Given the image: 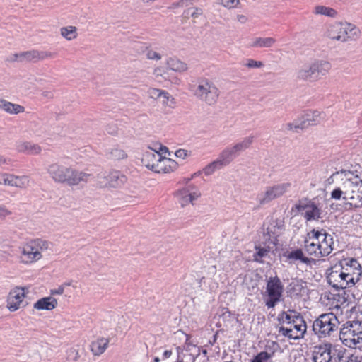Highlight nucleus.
Returning <instances> with one entry per match:
<instances>
[{
  "instance_id": "603ef678",
  "label": "nucleus",
  "mask_w": 362,
  "mask_h": 362,
  "mask_svg": "<svg viewBox=\"0 0 362 362\" xmlns=\"http://www.w3.org/2000/svg\"><path fill=\"white\" fill-rule=\"evenodd\" d=\"M146 57L149 59L159 60L161 59L160 54L152 49L147 50Z\"/></svg>"
},
{
  "instance_id": "09e8293b",
  "label": "nucleus",
  "mask_w": 362,
  "mask_h": 362,
  "mask_svg": "<svg viewBox=\"0 0 362 362\" xmlns=\"http://www.w3.org/2000/svg\"><path fill=\"white\" fill-rule=\"evenodd\" d=\"M310 203H313V201L308 199L300 200L298 204H296V209L298 211H305V212L308 209V205Z\"/></svg>"
},
{
  "instance_id": "9d476101",
  "label": "nucleus",
  "mask_w": 362,
  "mask_h": 362,
  "mask_svg": "<svg viewBox=\"0 0 362 362\" xmlns=\"http://www.w3.org/2000/svg\"><path fill=\"white\" fill-rule=\"evenodd\" d=\"M290 182H282L268 186L264 192L258 194L257 200L260 205L266 204L271 201L283 196L291 187Z\"/></svg>"
},
{
  "instance_id": "338daca9",
  "label": "nucleus",
  "mask_w": 362,
  "mask_h": 362,
  "mask_svg": "<svg viewBox=\"0 0 362 362\" xmlns=\"http://www.w3.org/2000/svg\"><path fill=\"white\" fill-rule=\"evenodd\" d=\"M237 20L241 23H245L247 22V18L244 15H238Z\"/></svg>"
},
{
  "instance_id": "2f4dec72",
  "label": "nucleus",
  "mask_w": 362,
  "mask_h": 362,
  "mask_svg": "<svg viewBox=\"0 0 362 362\" xmlns=\"http://www.w3.org/2000/svg\"><path fill=\"white\" fill-rule=\"evenodd\" d=\"M109 340L105 338L98 339L90 344V350L95 356L102 354L107 347Z\"/></svg>"
},
{
  "instance_id": "423d86ee",
  "label": "nucleus",
  "mask_w": 362,
  "mask_h": 362,
  "mask_svg": "<svg viewBox=\"0 0 362 362\" xmlns=\"http://www.w3.org/2000/svg\"><path fill=\"white\" fill-rule=\"evenodd\" d=\"M51 244L42 239H35L27 243L21 250V262L30 264L42 258V252L49 249Z\"/></svg>"
},
{
  "instance_id": "37998d69",
  "label": "nucleus",
  "mask_w": 362,
  "mask_h": 362,
  "mask_svg": "<svg viewBox=\"0 0 362 362\" xmlns=\"http://www.w3.org/2000/svg\"><path fill=\"white\" fill-rule=\"evenodd\" d=\"M223 166L216 159V160L210 163L204 168V173L206 175H210L214 173L216 170L222 168Z\"/></svg>"
},
{
  "instance_id": "4468645a",
  "label": "nucleus",
  "mask_w": 362,
  "mask_h": 362,
  "mask_svg": "<svg viewBox=\"0 0 362 362\" xmlns=\"http://www.w3.org/2000/svg\"><path fill=\"white\" fill-rule=\"evenodd\" d=\"M25 297L23 288H16L9 293L7 300V308L10 311H16L21 307Z\"/></svg>"
},
{
  "instance_id": "c9c22d12",
  "label": "nucleus",
  "mask_w": 362,
  "mask_h": 362,
  "mask_svg": "<svg viewBox=\"0 0 362 362\" xmlns=\"http://www.w3.org/2000/svg\"><path fill=\"white\" fill-rule=\"evenodd\" d=\"M106 156L109 159L117 160L127 158V155L124 150L118 147H113L106 151Z\"/></svg>"
},
{
  "instance_id": "b1692460",
  "label": "nucleus",
  "mask_w": 362,
  "mask_h": 362,
  "mask_svg": "<svg viewBox=\"0 0 362 362\" xmlns=\"http://www.w3.org/2000/svg\"><path fill=\"white\" fill-rule=\"evenodd\" d=\"M107 180L108 186L119 187L127 182V178L119 171H112L107 175Z\"/></svg>"
},
{
  "instance_id": "3c124183",
  "label": "nucleus",
  "mask_w": 362,
  "mask_h": 362,
  "mask_svg": "<svg viewBox=\"0 0 362 362\" xmlns=\"http://www.w3.org/2000/svg\"><path fill=\"white\" fill-rule=\"evenodd\" d=\"M195 0H179L172 4L173 8L184 7L192 5Z\"/></svg>"
},
{
  "instance_id": "a18cd8bd",
  "label": "nucleus",
  "mask_w": 362,
  "mask_h": 362,
  "mask_svg": "<svg viewBox=\"0 0 362 362\" xmlns=\"http://www.w3.org/2000/svg\"><path fill=\"white\" fill-rule=\"evenodd\" d=\"M272 354L266 351L259 353L250 362H272Z\"/></svg>"
},
{
  "instance_id": "393cba45",
  "label": "nucleus",
  "mask_w": 362,
  "mask_h": 362,
  "mask_svg": "<svg viewBox=\"0 0 362 362\" xmlns=\"http://www.w3.org/2000/svg\"><path fill=\"white\" fill-rule=\"evenodd\" d=\"M57 305V300L54 298L49 296L39 299L36 303H35L33 307L39 310H51L55 308Z\"/></svg>"
},
{
  "instance_id": "6ab92c4d",
  "label": "nucleus",
  "mask_w": 362,
  "mask_h": 362,
  "mask_svg": "<svg viewBox=\"0 0 362 362\" xmlns=\"http://www.w3.org/2000/svg\"><path fill=\"white\" fill-rule=\"evenodd\" d=\"M315 80L325 76L331 69V64L327 61L318 60L311 64Z\"/></svg>"
},
{
  "instance_id": "e433bc0d",
  "label": "nucleus",
  "mask_w": 362,
  "mask_h": 362,
  "mask_svg": "<svg viewBox=\"0 0 362 362\" xmlns=\"http://www.w3.org/2000/svg\"><path fill=\"white\" fill-rule=\"evenodd\" d=\"M298 315V313L293 310H289L288 312L283 311L279 314L277 320L280 323L291 325L293 322L292 320H295V317Z\"/></svg>"
},
{
  "instance_id": "bb28decb",
  "label": "nucleus",
  "mask_w": 362,
  "mask_h": 362,
  "mask_svg": "<svg viewBox=\"0 0 362 362\" xmlns=\"http://www.w3.org/2000/svg\"><path fill=\"white\" fill-rule=\"evenodd\" d=\"M344 30L345 31L343 34L344 42L349 40H356L361 34L358 28L348 23H344Z\"/></svg>"
},
{
  "instance_id": "f257e3e1",
  "label": "nucleus",
  "mask_w": 362,
  "mask_h": 362,
  "mask_svg": "<svg viewBox=\"0 0 362 362\" xmlns=\"http://www.w3.org/2000/svg\"><path fill=\"white\" fill-rule=\"evenodd\" d=\"M47 172L54 182L66 183L69 186L87 182L93 177L90 173L79 171L58 163L50 165L47 168Z\"/></svg>"
},
{
  "instance_id": "a19ab883",
  "label": "nucleus",
  "mask_w": 362,
  "mask_h": 362,
  "mask_svg": "<svg viewBox=\"0 0 362 362\" xmlns=\"http://www.w3.org/2000/svg\"><path fill=\"white\" fill-rule=\"evenodd\" d=\"M61 35L68 40L75 39L77 36L76 28L67 26L61 28Z\"/></svg>"
},
{
  "instance_id": "774afa93",
  "label": "nucleus",
  "mask_w": 362,
  "mask_h": 362,
  "mask_svg": "<svg viewBox=\"0 0 362 362\" xmlns=\"http://www.w3.org/2000/svg\"><path fill=\"white\" fill-rule=\"evenodd\" d=\"M171 355H172V351L170 350H166L163 353V357L165 358H168L170 357Z\"/></svg>"
},
{
  "instance_id": "13d9d810",
  "label": "nucleus",
  "mask_w": 362,
  "mask_h": 362,
  "mask_svg": "<svg viewBox=\"0 0 362 362\" xmlns=\"http://www.w3.org/2000/svg\"><path fill=\"white\" fill-rule=\"evenodd\" d=\"M311 233L313 235V238L316 240L317 242L321 240V237L323 238V233L322 231L316 230L315 229L312 230Z\"/></svg>"
},
{
  "instance_id": "cd10ccee",
  "label": "nucleus",
  "mask_w": 362,
  "mask_h": 362,
  "mask_svg": "<svg viewBox=\"0 0 362 362\" xmlns=\"http://www.w3.org/2000/svg\"><path fill=\"white\" fill-rule=\"evenodd\" d=\"M292 321L293 322L290 325V327L294 329V333L298 335V339L303 338L306 332V324L303 317L298 315Z\"/></svg>"
},
{
  "instance_id": "4d7b16f0",
  "label": "nucleus",
  "mask_w": 362,
  "mask_h": 362,
  "mask_svg": "<svg viewBox=\"0 0 362 362\" xmlns=\"http://www.w3.org/2000/svg\"><path fill=\"white\" fill-rule=\"evenodd\" d=\"M175 154L177 158H180L182 159H185L188 156L187 151H186L185 149L177 150L175 151Z\"/></svg>"
},
{
  "instance_id": "20e7f679",
  "label": "nucleus",
  "mask_w": 362,
  "mask_h": 362,
  "mask_svg": "<svg viewBox=\"0 0 362 362\" xmlns=\"http://www.w3.org/2000/svg\"><path fill=\"white\" fill-rule=\"evenodd\" d=\"M333 175L339 176L341 183L331 192V198L335 200L343 199L347 202L350 199L349 195L351 190L354 188L358 181L360 180L358 176H354L350 170H341L336 172Z\"/></svg>"
},
{
  "instance_id": "a211bd4d",
  "label": "nucleus",
  "mask_w": 362,
  "mask_h": 362,
  "mask_svg": "<svg viewBox=\"0 0 362 362\" xmlns=\"http://www.w3.org/2000/svg\"><path fill=\"white\" fill-rule=\"evenodd\" d=\"M286 257L289 260V263H295L296 261H299L308 266H311L315 263V260L306 257L301 249L292 250L287 255Z\"/></svg>"
},
{
  "instance_id": "473e14b6",
  "label": "nucleus",
  "mask_w": 362,
  "mask_h": 362,
  "mask_svg": "<svg viewBox=\"0 0 362 362\" xmlns=\"http://www.w3.org/2000/svg\"><path fill=\"white\" fill-rule=\"evenodd\" d=\"M304 249L307 254L310 256H314L316 258L322 257V251L320 250L318 242H310V240H305Z\"/></svg>"
},
{
  "instance_id": "de8ad7c7",
  "label": "nucleus",
  "mask_w": 362,
  "mask_h": 362,
  "mask_svg": "<svg viewBox=\"0 0 362 362\" xmlns=\"http://www.w3.org/2000/svg\"><path fill=\"white\" fill-rule=\"evenodd\" d=\"M245 66L250 69H258L264 66V64L261 61H256L252 59H247Z\"/></svg>"
},
{
  "instance_id": "4be33fe9",
  "label": "nucleus",
  "mask_w": 362,
  "mask_h": 362,
  "mask_svg": "<svg viewBox=\"0 0 362 362\" xmlns=\"http://www.w3.org/2000/svg\"><path fill=\"white\" fill-rule=\"evenodd\" d=\"M344 23H335L330 25L327 30V36L332 39L337 41L344 42Z\"/></svg>"
},
{
  "instance_id": "c85d7f7f",
  "label": "nucleus",
  "mask_w": 362,
  "mask_h": 362,
  "mask_svg": "<svg viewBox=\"0 0 362 362\" xmlns=\"http://www.w3.org/2000/svg\"><path fill=\"white\" fill-rule=\"evenodd\" d=\"M322 210L314 202L310 203L308 210L305 212L303 216L306 221H310L313 220L317 221L321 218Z\"/></svg>"
},
{
  "instance_id": "ddd939ff",
  "label": "nucleus",
  "mask_w": 362,
  "mask_h": 362,
  "mask_svg": "<svg viewBox=\"0 0 362 362\" xmlns=\"http://www.w3.org/2000/svg\"><path fill=\"white\" fill-rule=\"evenodd\" d=\"M195 189L196 187L194 185H189L177 192L176 196L182 206L192 203L194 200L200 197L201 193L197 189L193 191Z\"/></svg>"
},
{
  "instance_id": "c756f323",
  "label": "nucleus",
  "mask_w": 362,
  "mask_h": 362,
  "mask_svg": "<svg viewBox=\"0 0 362 362\" xmlns=\"http://www.w3.org/2000/svg\"><path fill=\"white\" fill-rule=\"evenodd\" d=\"M297 78L302 81H316L311 64L303 66L297 72Z\"/></svg>"
},
{
  "instance_id": "0e129e2a",
  "label": "nucleus",
  "mask_w": 362,
  "mask_h": 362,
  "mask_svg": "<svg viewBox=\"0 0 362 362\" xmlns=\"http://www.w3.org/2000/svg\"><path fill=\"white\" fill-rule=\"evenodd\" d=\"M10 214L11 212L5 206H0V217L4 218Z\"/></svg>"
},
{
  "instance_id": "f8f14e48",
  "label": "nucleus",
  "mask_w": 362,
  "mask_h": 362,
  "mask_svg": "<svg viewBox=\"0 0 362 362\" xmlns=\"http://www.w3.org/2000/svg\"><path fill=\"white\" fill-rule=\"evenodd\" d=\"M338 265L343 267L344 273L351 274L349 278H354V286L358 282L362 276V268L361 264L355 258L345 259L340 262Z\"/></svg>"
},
{
  "instance_id": "f704fd0d",
  "label": "nucleus",
  "mask_w": 362,
  "mask_h": 362,
  "mask_svg": "<svg viewBox=\"0 0 362 362\" xmlns=\"http://www.w3.org/2000/svg\"><path fill=\"white\" fill-rule=\"evenodd\" d=\"M168 67L175 71L183 72L187 70V64L177 58H170L167 62Z\"/></svg>"
},
{
  "instance_id": "5701e85b",
  "label": "nucleus",
  "mask_w": 362,
  "mask_h": 362,
  "mask_svg": "<svg viewBox=\"0 0 362 362\" xmlns=\"http://www.w3.org/2000/svg\"><path fill=\"white\" fill-rule=\"evenodd\" d=\"M16 150L20 153L37 155L41 152V147L35 144L28 141H20L16 144Z\"/></svg>"
},
{
  "instance_id": "9b49d317",
  "label": "nucleus",
  "mask_w": 362,
  "mask_h": 362,
  "mask_svg": "<svg viewBox=\"0 0 362 362\" xmlns=\"http://www.w3.org/2000/svg\"><path fill=\"white\" fill-rule=\"evenodd\" d=\"M324 118L323 113L319 111H307L303 116L300 121H295L293 123H288L285 127L287 130L304 129L310 125L319 124Z\"/></svg>"
},
{
  "instance_id": "dca6fc26",
  "label": "nucleus",
  "mask_w": 362,
  "mask_h": 362,
  "mask_svg": "<svg viewBox=\"0 0 362 362\" xmlns=\"http://www.w3.org/2000/svg\"><path fill=\"white\" fill-rule=\"evenodd\" d=\"M178 166L177 163L166 157L160 156L156 165L153 167V171L158 173H168L174 171Z\"/></svg>"
},
{
  "instance_id": "bf43d9fd",
  "label": "nucleus",
  "mask_w": 362,
  "mask_h": 362,
  "mask_svg": "<svg viewBox=\"0 0 362 362\" xmlns=\"http://www.w3.org/2000/svg\"><path fill=\"white\" fill-rule=\"evenodd\" d=\"M8 173H0V185H7V179H8Z\"/></svg>"
},
{
  "instance_id": "0eeeda50",
  "label": "nucleus",
  "mask_w": 362,
  "mask_h": 362,
  "mask_svg": "<svg viewBox=\"0 0 362 362\" xmlns=\"http://www.w3.org/2000/svg\"><path fill=\"white\" fill-rule=\"evenodd\" d=\"M343 357V350L326 342L314 347L312 358L314 362H340Z\"/></svg>"
},
{
  "instance_id": "412c9836",
  "label": "nucleus",
  "mask_w": 362,
  "mask_h": 362,
  "mask_svg": "<svg viewBox=\"0 0 362 362\" xmlns=\"http://www.w3.org/2000/svg\"><path fill=\"white\" fill-rule=\"evenodd\" d=\"M160 156V153L156 150L150 149L143 154L141 161L143 164L148 169L153 171V167Z\"/></svg>"
},
{
  "instance_id": "e2e57ef3",
  "label": "nucleus",
  "mask_w": 362,
  "mask_h": 362,
  "mask_svg": "<svg viewBox=\"0 0 362 362\" xmlns=\"http://www.w3.org/2000/svg\"><path fill=\"white\" fill-rule=\"evenodd\" d=\"M349 362H362V356L356 354H351L349 357Z\"/></svg>"
},
{
  "instance_id": "a878e982",
  "label": "nucleus",
  "mask_w": 362,
  "mask_h": 362,
  "mask_svg": "<svg viewBox=\"0 0 362 362\" xmlns=\"http://www.w3.org/2000/svg\"><path fill=\"white\" fill-rule=\"evenodd\" d=\"M30 180L28 176H16L9 174L7 179V185L18 188H25L29 185Z\"/></svg>"
},
{
  "instance_id": "f03ea898",
  "label": "nucleus",
  "mask_w": 362,
  "mask_h": 362,
  "mask_svg": "<svg viewBox=\"0 0 362 362\" xmlns=\"http://www.w3.org/2000/svg\"><path fill=\"white\" fill-rule=\"evenodd\" d=\"M189 90L196 98L209 105L216 104L220 95L217 86L206 78H200L196 83L190 85Z\"/></svg>"
},
{
  "instance_id": "69168bd1",
  "label": "nucleus",
  "mask_w": 362,
  "mask_h": 362,
  "mask_svg": "<svg viewBox=\"0 0 362 362\" xmlns=\"http://www.w3.org/2000/svg\"><path fill=\"white\" fill-rule=\"evenodd\" d=\"M69 357H71L73 355V360L76 361L78 358V353L74 349H71L69 351Z\"/></svg>"
},
{
  "instance_id": "6e6d98bb",
  "label": "nucleus",
  "mask_w": 362,
  "mask_h": 362,
  "mask_svg": "<svg viewBox=\"0 0 362 362\" xmlns=\"http://www.w3.org/2000/svg\"><path fill=\"white\" fill-rule=\"evenodd\" d=\"M161 98H163V103H167L168 100H171L174 103V98L166 91L162 90L161 92Z\"/></svg>"
},
{
  "instance_id": "72a5a7b5",
  "label": "nucleus",
  "mask_w": 362,
  "mask_h": 362,
  "mask_svg": "<svg viewBox=\"0 0 362 362\" xmlns=\"http://www.w3.org/2000/svg\"><path fill=\"white\" fill-rule=\"evenodd\" d=\"M0 108L10 114L24 112V107L20 105L11 103L6 100H0Z\"/></svg>"
},
{
  "instance_id": "052dcab7",
  "label": "nucleus",
  "mask_w": 362,
  "mask_h": 362,
  "mask_svg": "<svg viewBox=\"0 0 362 362\" xmlns=\"http://www.w3.org/2000/svg\"><path fill=\"white\" fill-rule=\"evenodd\" d=\"M228 148L229 151L231 153V156L233 159H234L240 154V151H238V150L235 148V145H233V146H229L228 147Z\"/></svg>"
},
{
  "instance_id": "864d4df0",
  "label": "nucleus",
  "mask_w": 362,
  "mask_h": 362,
  "mask_svg": "<svg viewBox=\"0 0 362 362\" xmlns=\"http://www.w3.org/2000/svg\"><path fill=\"white\" fill-rule=\"evenodd\" d=\"M6 61L9 62H22L21 52L16 53V54H13L11 55H10L7 58Z\"/></svg>"
},
{
  "instance_id": "7ed1b4c3",
  "label": "nucleus",
  "mask_w": 362,
  "mask_h": 362,
  "mask_svg": "<svg viewBox=\"0 0 362 362\" xmlns=\"http://www.w3.org/2000/svg\"><path fill=\"white\" fill-rule=\"evenodd\" d=\"M339 339L349 348L362 346V321H346L339 329Z\"/></svg>"
},
{
  "instance_id": "4c0bfd02",
  "label": "nucleus",
  "mask_w": 362,
  "mask_h": 362,
  "mask_svg": "<svg viewBox=\"0 0 362 362\" xmlns=\"http://www.w3.org/2000/svg\"><path fill=\"white\" fill-rule=\"evenodd\" d=\"M314 13L317 15H323L331 18H335L337 15V11L325 6H315Z\"/></svg>"
},
{
  "instance_id": "2eb2a0df",
  "label": "nucleus",
  "mask_w": 362,
  "mask_h": 362,
  "mask_svg": "<svg viewBox=\"0 0 362 362\" xmlns=\"http://www.w3.org/2000/svg\"><path fill=\"white\" fill-rule=\"evenodd\" d=\"M56 55V53L50 52L30 50L21 52V59L22 62H37L38 61L45 60L47 58H53Z\"/></svg>"
},
{
  "instance_id": "6e6552de",
  "label": "nucleus",
  "mask_w": 362,
  "mask_h": 362,
  "mask_svg": "<svg viewBox=\"0 0 362 362\" xmlns=\"http://www.w3.org/2000/svg\"><path fill=\"white\" fill-rule=\"evenodd\" d=\"M351 274L344 273L343 267L336 264L329 269L327 276V283L335 290L339 291L354 286V278Z\"/></svg>"
},
{
  "instance_id": "ea45409f",
  "label": "nucleus",
  "mask_w": 362,
  "mask_h": 362,
  "mask_svg": "<svg viewBox=\"0 0 362 362\" xmlns=\"http://www.w3.org/2000/svg\"><path fill=\"white\" fill-rule=\"evenodd\" d=\"M217 160L223 167L228 165L233 160L231 153L229 151L228 147L221 151Z\"/></svg>"
},
{
  "instance_id": "1a4fd4ad",
  "label": "nucleus",
  "mask_w": 362,
  "mask_h": 362,
  "mask_svg": "<svg viewBox=\"0 0 362 362\" xmlns=\"http://www.w3.org/2000/svg\"><path fill=\"white\" fill-rule=\"evenodd\" d=\"M284 292V286L280 279L275 276L270 277L267 283L266 293L268 298L265 300V305L268 308H273L281 300Z\"/></svg>"
},
{
  "instance_id": "79ce46f5",
  "label": "nucleus",
  "mask_w": 362,
  "mask_h": 362,
  "mask_svg": "<svg viewBox=\"0 0 362 362\" xmlns=\"http://www.w3.org/2000/svg\"><path fill=\"white\" fill-rule=\"evenodd\" d=\"M256 252L253 255V259L257 262H263L262 259L266 257L269 252V250L261 246H255Z\"/></svg>"
},
{
  "instance_id": "7c9ffc66",
  "label": "nucleus",
  "mask_w": 362,
  "mask_h": 362,
  "mask_svg": "<svg viewBox=\"0 0 362 362\" xmlns=\"http://www.w3.org/2000/svg\"><path fill=\"white\" fill-rule=\"evenodd\" d=\"M276 43L273 37H255L252 40L250 47L253 48H269Z\"/></svg>"
},
{
  "instance_id": "8fccbe9b",
  "label": "nucleus",
  "mask_w": 362,
  "mask_h": 362,
  "mask_svg": "<svg viewBox=\"0 0 362 362\" xmlns=\"http://www.w3.org/2000/svg\"><path fill=\"white\" fill-rule=\"evenodd\" d=\"M221 4L229 9L234 8L240 4L239 0H221Z\"/></svg>"
},
{
  "instance_id": "5fc2aeb1",
  "label": "nucleus",
  "mask_w": 362,
  "mask_h": 362,
  "mask_svg": "<svg viewBox=\"0 0 362 362\" xmlns=\"http://www.w3.org/2000/svg\"><path fill=\"white\" fill-rule=\"evenodd\" d=\"M161 92L162 90L152 88L149 90V95L153 98H161Z\"/></svg>"
},
{
  "instance_id": "c03bdc74",
  "label": "nucleus",
  "mask_w": 362,
  "mask_h": 362,
  "mask_svg": "<svg viewBox=\"0 0 362 362\" xmlns=\"http://www.w3.org/2000/svg\"><path fill=\"white\" fill-rule=\"evenodd\" d=\"M279 334L291 339H299L298 335H296L294 329H293L291 327H284L281 326L279 329Z\"/></svg>"
},
{
  "instance_id": "680f3d73",
  "label": "nucleus",
  "mask_w": 362,
  "mask_h": 362,
  "mask_svg": "<svg viewBox=\"0 0 362 362\" xmlns=\"http://www.w3.org/2000/svg\"><path fill=\"white\" fill-rule=\"evenodd\" d=\"M64 291V285H61L56 289L51 290L52 295H62Z\"/></svg>"
},
{
  "instance_id": "f3484780",
  "label": "nucleus",
  "mask_w": 362,
  "mask_h": 362,
  "mask_svg": "<svg viewBox=\"0 0 362 362\" xmlns=\"http://www.w3.org/2000/svg\"><path fill=\"white\" fill-rule=\"evenodd\" d=\"M348 199V204L353 208L362 207V180L360 179L354 188L351 190V194Z\"/></svg>"
},
{
  "instance_id": "39448f33",
  "label": "nucleus",
  "mask_w": 362,
  "mask_h": 362,
  "mask_svg": "<svg viewBox=\"0 0 362 362\" xmlns=\"http://www.w3.org/2000/svg\"><path fill=\"white\" fill-rule=\"evenodd\" d=\"M339 321L332 313L321 314L313 323V331L318 338L332 336L338 329Z\"/></svg>"
},
{
  "instance_id": "aec40b11",
  "label": "nucleus",
  "mask_w": 362,
  "mask_h": 362,
  "mask_svg": "<svg viewBox=\"0 0 362 362\" xmlns=\"http://www.w3.org/2000/svg\"><path fill=\"white\" fill-rule=\"evenodd\" d=\"M318 244L320 250L322 251V257L328 256L333 251V237L326 231H324L323 238L318 241Z\"/></svg>"
},
{
  "instance_id": "49530a36",
  "label": "nucleus",
  "mask_w": 362,
  "mask_h": 362,
  "mask_svg": "<svg viewBox=\"0 0 362 362\" xmlns=\"http://www.w3.org/2000/svg\"><path fill=\"white\" fill-rule=\"evenodd\" d=\"M202 9L198 7L189 8L185 11V14L186 15V16H190L192 18L194 19L202 15Z\"/></svg>"
},
{
  "instance_id": "58836bf2",
  "label": "nucleus",
  "mask_w": 362,
  "mask_h": 362,
  "mask_svg": "<svg viewBox=\"0 0 362 362\" xmlns=\"http://www.w3.org/2000/svg\"><path fill=\"white\" fill-rule=\"evenodd\" d=\"M255 139L254 136H249L247 137L244 138L241 141L236 143L235 145V148L240 151V153L245 151L249 148L252 144L253 143Z\"/></svg>"
}]
</instances>
